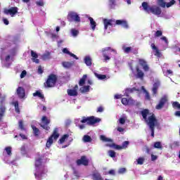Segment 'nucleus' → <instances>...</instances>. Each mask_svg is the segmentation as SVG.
I'll return each mask as SVG.
<instances>
[{"instance_id": "obj_1", "label": "nucleus", "mask_w": 180, "mask_h": 180, "mask_svg": "<svg viewBox=\"0 0 180 180\" xmlns=\"http://www.w3.org/2000/svg\"><path fill=\"white\" fill-rule=\"evenodd\" d=\"M150 110H148V109H145L141 111L142 117L144 119L146 124H148L151 131V137H154L155 124H157V118L155 117V115L154 114H152L147 118V116H148Z\"/></svg>"}, {"instance_id": "obj_2", "label": "nucleus", "mask_w": 180, "mask_h": 180, "mask_svg": "<svg viewBox=\"0 0 180 180\" xmlns=\"http://www.w3.org/2000/svg\"><path fill=\"white\" fill-rule=\"evenodd\" d=\"M42 163L43 158L39 157L35 159L36 172L34 173V176L37 179H41L43 175L46 174V169L44 168V166H41Z\"/></svg>"}, {"instance_id": "obj_3", "label": "nucleus", "mask_w": 180, "mask_h": 180, "mask_svg": "<svg viewBox=\"0 0 180 180\" xmlns=\"http://www.w3.org/2000/svg\"><path fill=\"white\" fill-rule=\"evenodd\" d=\"M142 7L143 8V11H145V12H146L147 13H153V15H155L156 16H160V15H161L162 12L160 6L155 5L150 6L148 5V3L146 1H143L142 3Z\"/></svg>"}, {"instance_id": "obj_4", "label": "nucleus", "mask_w": 180, "mask_h": 180, "mask_svg": "<svg viewBox=\"0 0 180 180\" xmlns=\"http://www.w3.org/2000/svg\"><path fill=\"white\" fill-rule=\"evenodd\" d=\"M58 81V77L55 74H51L48 76L46 82L44 83L45 88H54Z\"/></svg>"}, {"instance_id": "obj_5", "label": "nucleus", "mask_w": 180, "mask_h": 180, "mask_svg": "<svg viewBox=\"0 0 180 180\" xmlns=\"http://www.w3.org/2000/svg\"><path fill=\"white\" fill-rule=\"evenodd\" d=\"M101 122V118H96L94 116L84 117L81 120V123H86L89 126H94V124H96V123H99Z\"/></svg>"}, {"instance_id": "obj_6", "label": "nucleus", "mask_w": 180, "mask_h": 180, "mask_svg": "<svg viewBox=\"0 0 180 180\" xmlns=\"http://www.w3.org/2000/svg\"><path fill=\"white\" fill-rule=\"evenodd\" d=\"M59 137L60 134H58V129L55 128L52 134L49 137L46 141V146L47 147V148H50V147H51V144H53V140H57V139H58Z\"/></svg>"}, {"instance_id": "obj_7", "label": "nucleus", "mask_w": 180, "mask_h": 180, "mask_svg": "<svg viewBox=\"0 0 180 180\" xmlns=\"http://www.w3.org/2000/svg\"><path fill=\"white\" fill-rule=\"evenodd\" d=\"M68 22H76L77 23L81 22V18L75 12L70 11L68 15Z\"/></svg>"}, {"instance_id": "obj_8", "label": "nucleus", "mask_w": 180, "mask_h": 180, "mask_svg": "<svg viewBox=\"0 0 180 180\" xmlns=\"http://www.w3.org/2000/svg\"><path fill=\"white\" fill-rule=\"evenodd\" d=\"M130 144L129 141H125L122 143V146L117 145L116 143H113L112 144L107 145L108 147H110V148H115V150H123L126 149L127 147Z\"/></svg>"}, {"instance_id": "obj_9", "label": "nucleus", "mask_w": 180, "mask_h": 180, "mask_svg": "<svg viewBox=\"0 0 180 180\" xmlns=\"http://www.w3.org/2000/svg\"><path fill=\"white\" fill-rule=\"evenodd\" d=\"M50 119L47 118L46 116H42L41 117V123L40 124L39 126L40 127H41L42 129H44V130H46V131H49V130H50V126H49V124H50Z\"/></svg>"}, {"instance_id": "obj_10", "label": "nucleus", "mask_w": 180, "mask_h": 180, "mask_svg": "<svg viewBox=\"0 0 180 180\" xmlns=\"http://www.w3.org/2000/svg\"><path fill=\"white\" fill-rule=\"evenodd\" d=\"M167 103H168V97L164 96L160 99L158 104L155 106V109L160 110Z\"/></svg>"}, {"instance_id": "obj_11", "label": "nucleus", "mask_w": 180, "mask_h": 180, "mask_svg": "<svg viewBox=\"0 0 180 180\" xmlns=\"http://www.w3.org/2000/svg\"><path fill=\"white\" fill-rule=\"evenodd\" d=\"M116 24V20H115L114 19H104L103 20V25H104V29L105 30H108V27H109V26H111L112 27H113V26H116L115 25Z\"/></svg>"}, {"instance_id": "obj_12", "label": "nucleus", "mask_w": 180, "mask_h": 180, "mask_svg": "<svg viewBox=\"0 0 180 180\" xmlns=\"http://www.w3.org/2000/svg\"><path fill=\"white\" fill-rule=\"evenodd\" d=\"M76 162L77 165H84V167H88L89 160L86 159V156L83 155L80 159H78Z\"/></svg>"}, {"instance_id": "obj_13", "label": "nucleus", "mask_w": 180, "mask_h": 180, "mask_svg": "<svg viewBox=\"0 0 180 180\" xmlns=\"http://www.w3.org/2000/svg\"><path fill=\"white\" fill-rule=\"evenodd\" d=\"M18 11H19L18 7H11L9 9L4 10V13L6 15H11V18H13L18 13Z\"/></svg>"}, {"instance_id": "obj_14", "label": "nucleus", "mask_w": 180, "mask_h": 180, "mask_svg": "<svg viewBox=\"0 0 180 180\" xmlns=\"http://www.w3.org/2000/svg\"><path fill=\"white\" fill-rule=\"evenodd\" d=\"M139 64L141 65V67L143 68V71L145 72H148V71H150V66H148V64L147 63V61L143 58L139 59Z\"/></svg>"}, {"instance_id": "obj_15", "label": "nucleus", "mask_w": 180, "mask_h": 180, "mask_svg": "<svg viewBox=\"0 0 180 180\" xmlns=\"http://www.w3.org/2000/svg\"><path fill=\"white\" fill-rule=\"evenodd\" d=\"M16 94L20 99H23L26 96V91L22 86H18L16 89Z\"/></svg>"}, {"instance_id": "obj_16", "label": "nucleus", "mask_w": 180, "mask_h": 180, "mask_svg": "<svg viewBox=\"0 0 180 180\" xmlns=\"http://www.w3.org/2000/svg\"><path fill=\"white\" fill-rule=\"evenodd\" d=\"M122 26L124 29H127L129 27V24L126 20H115V24L114 26Z\"/></svg>"}, {"instance_id": "obj_17", "label": "nucleus", "mask_w": 180, "mask_h": 180, "mask_svg": "<svg viewBox=\"0 0 180 180\" xmlns=\"http://www.w3.org/2000/svg\"><path fill=\"white\" fill-rule=\"evenodd\" d=\"M5 101V98H4L0 103V119H2V117H4V116H5V112H6V107H5V105H4V102Z\"/></svg>"}, {"instance_id": "obj_18", "label": "nucleus", "mask_w": 180, "mask_h": 180, "mask_svg": "<svg viewBox=\"0 0 180 180\" xmlns=\"http://www.w3.org/2000/svg\"><path fill=\"white\" fill-rule=\"evenodd\" d=\"M136 70L137 78L143 79L144 78V72H143V70H140V67L139 66H136Z\"/></svg>"}, {"instance_id": "obj_19", "label": "nucleus", "mask_w": 180, "mask_h": 180, "mask_svg": "<svg viewBox=\"0 0 180 180\" xmlns=\"http://www.w3.org/2000/svg\"><path fill=\"white\" fill-rule=\"evenodd\" d=\"M31 56L32 57V60L33 63H36V64H39V63H40V60L37 59L39 57L37 53L34 52V51H31Z\"/></svg>"}, {"instance_id": "obj_20", "label": "nucleus", "mask_w": 180, "mask_h": 180, "mask_svg": "<svg viewBox=\"0 0 180 180\" xmlns=\"http://www.w3.org/2000/svg\"><path fill=\"white\" fill-rule=\"evenodd\" d=\"M32 130H33V134L35 137H39V136H40V129H39V128H37L36 126L34 125H32L31 126Z\"/></svg>"}, {"instance_id": "obj_21", "label": "nucleus", "mask_w": 180, "mask_h": 180, "mask_svg": "<svg viewBox=\"0 0 180 180\" xmlns=\"http://www.w3.org/2000/svg\"><path fill=\"white\" fill-rule=\"evenodd\" d=\"M84 64L87 65V67H91L92 65V58H91V56H86L84 57Z\"/></svg>"}, {"instance_id": "obj_22", "label": "nucleus", "mask_w": 180, "mask_h": 180, "mask_svg": "<svg viewBox=\"0 0 180 180\" xmlns=\"http://www.w3.org/2000/svg\"><path fill=\"white\" fill-rule=\"evenodd\" d=\"M68 95L69 96H78V91L75 89H69L67 91Z\"/></svg>"}, {"instance_id": "obj_23", "label": "nucleus", "mask_w": 180, "mask_h": 180, "mask_svg": "<svg viewBox=\"0 0 180 180\" xmlns=\"http://www.w3.org/2000/svg\"><path fill=\"white\" fill-rule=\"evenodd\" d=\"M63 53H64L65 54H68L69 56H70V57H73V58H75L76 60H78V57H77L75 56V54L70 52V51H68V49H67V48H64L63 49Z\"/></svg>"}, {"instance_id": "obj_24", "label": "nucleus", "mask_w": 180, "mask_h": 180, "mask_svg": "<svg viewBox=\"0 0 180 180\" xmlns=\"http://www.w3.org/2000/svg\"><path fill=\"white\" fill-rule=\"evenodd\" d=\"M141 89L143 90V92H144L145 94V99H146V101H151V97H150V93H148V91L146 89L144 86H141Z\"/></svg>"}, {"instance_id": "obj_25", "label": "nucleus", "mask_w": 180, "mask_h": 180, "mask_svg": "<svg viewBox=\"0 0 180 180\" xmlns=\"http://www.w3.org/2000/svg\"><path fill=\"white\" fill-rule=\"evenodd\" d=\"M160 86V83H154L153 84V87L152 89V92L153 95H157V92L158 91V88Z\"/></svg>"}, {"instance_id": "obj_26", "label": "nucleus", "mask_w": 180, "mask_h": 180, "mask_svg": "<svg viewBox=\"0 0 180 180\" xmlns=\"http://www.w3.org/2000/svg\"><path fill=\"white\" fill-rule=\"evenodd\" d=\"M86 78H88V75H84L80 79L79 82V86H82L83 85L85 84V82L86 81Z\"/></svg>"}, {"instance_id": "obj_27", "label": "nucleus", "mask_w": 180, "mask_h": 180, "mask_svg": "<svg viewBox=\"0 0 180 180\" xmlns=\"http://www.w3.org/2000/svg\"><path fill=\"white\" fill-rule=\"evenodd\" d=\"M89 20L90 21V25L92 30H95V29H96V22H95V20H94V18L91 17L89 18Z\"/></svg>"}, {"instance_id": "obj_28", "label": "nucleus", "mask_w": 180, "mask_h": 180, "mask_svg": "<svg viewBox=\"0 0 180 180\" xmlns=\"http://www.w3.org/2000/svg\"><path fill=\"white\" fill-rule=\"evenodd\" d=\"M100 139L101 141H104L105 143H112L113 140L112 139L106 138L104 135L100 136Z\"/></svg>"}, {"instance_id": "obj_29", "label": "nucleus", "mask_w": 180, "mask_h": 180, "mask_svg": "<svg viewBox=\"0 0 180 180\" xmlns=\"http://www.w3.org/2000/svg\"><path fill=\"white\" fill-rule=\"evenodd\" d=\"M18 128L21 131H26V127H25V124H23V120H20L18 122Z\"/></svg>"}, {"instance_id": "obj_30", "label": "nucleus", "mask_w": 180, "mask_h": 180, "mask_svg": "<svg viewBox=\"0 0 180 180\" xmlns=\"http://www.w3.org/2000/svg\"><path fill=\"white\" fill-rule=\"evenodd\" d=\"M132 101H133V99H131V98H130L129 99H127L126 98H122L121 100V102H122V105L127 106V105H129V103H130V102Z\"/></svg>"}, {"instance_id": "obj_31", "label": "nucleus", "mask_w": 180, "mask_h": 180, "mask_svg": "<svg viewBox=\"0 0 180 180\" xmlns=\"http://www.w3.org/2000/svg\"><path fill=\"white\" fill-rule=\"evenodd\" d=\"M93 179L94 180H103L102 176L100 174L99 172H95L93 174Z\"/></svg>"}, {"instance_id": "obj_32", "label": "nucleus", "mask_w": 180, "mask_h": 180, "mask_svg": "<svg viewBox=\"0 0 180 180\" xmlns=\"http://www.w3.org/2000/svg\"><path fill=\"white\" fill-rule=\"evenodd\" d=\"M50 58H51V53L49 51H47L42 55V60H50Z\"/></svg>"}, {"instance_id": "obj_33", "label": "nucleus", "mask_w": 180, "mask_h": 180, "mask_svg": "<svg viewBox=\"0 0 180 180\" xmlns=\"http://www.w3.org/2000/svg\"><path fill=\"white\" fill-rule=\"evenodd\" d=\"M33 96H37L40 99H44V94H41L40 91H36V92L33 93Z\"/></svg>"}, {"instance_id": "obj_34", "label": "nucleus", "mask_w": 180, "mask_h": 180, "mask_svg": "<svg viewBox=\"0 0 180 180\" xmlns=\"http://www.w3.org/2000/svg\"><path fill=\"white\" fill-rule=\"evenodd\" d=\"M70 137L69 134H64L58 141L60 144H63L65 142V140Z\"/></svg>"}, {"instance_id": "obj_35", "label": "nucleus", "mask_w": 180, "mask_h": 180, "mask_svg": "<svg viewBox=\"0 0 180 180\" xmlns=\"http://www.w3.org/2000/svg\"><path fill=\"white\" fill-rule=\"evenodd\" d=\"M89 86H84L80 88L79 91L82 94H85L86 92H89Z\"/></svg>"}, {"instance_id": "obj_36", "label": "nucleus", "mask_w": 180, "mask_h": 180, "mask_svg": "<svg viewBox=\"0 0 180 180\" xmlns=\"http://www.w3.org/2000/svg\"><path fill=\"white\" fill-rule=\"evenodd\" d=\"M134 91H136V88H131V89H125V96L129 97V94H133Z\"/></svg>"}, {"instance_id": "obj_37", "label": "nucleus", "mask_w": 180, "mask_h": 180, "mask_svg": "<svg viewBox=\"0 0 180 180\" xmlns=\"http://www.w3.org/2000/svg\"><path fill=\"white\" fill-rule=\"evenodd\" d=\"M116 7V0H109L110 9H115Z\"/></svg>"}, {"instance_id": "obj_38", "label": "nucleus", "mask_w": 180, "mask_h": 180, "mask_svg": "<svg viewBox=\"0 0 180 180\" xmlns=\"http://www.w3.org/2000/svg\"><path fill=\"white\" fill-rule=\"evenodd\" d=\"M14 105L15 110L18 113V115H20V109L19 108V102L15 101L13 103Z\"/></svg>"}, {"instance_id": "obj_39", "label": "nucleus", "mask_w": 180, "mask_h": 180, "mask_svg": "<svg viewBox=\"0 0 180 180\" xmlns=\"http://www.w3.org/2000/svg\"><path fill=\"white\" fill-rule=\"evenodd\" d=\"M83 141L84 143H91V141H92V138L89 135H84L83 137Z\"/></svg>"}, {"instance_id": "obj_40", "label": "nucleus", "mask_w": 180, "mask_h": 180, "mask_svg": "<svg viewBox=\"0 0 180 180\" xmlns=\"http://www.w3.org/2000/svg\"><path fill=\"white\" fill-rule=\"evenodd\" d=\"M62 65L64 68H71L72 63H71V62H63Z\"/></svg>"}, {"instance_id": "obj_41", "label": "nucleus", "mask_w": 180, "mask_h": 180, "mask_svg": "<svg viewBox=\"0 0 180 180\" xmlns=\"http://www.w3.org/2000/svg\"><path fill=\"white\" fill-rule=\"evenodd\" d=\"M5 151L7 155H12V147L8 146L5 148Z\"/></svg>"}, {"instance_id": "obj_42", "label": "nucleus", "mask_w": 180, "mask_h": 180, "mask_svg": "<svg viewBox=\"0 0 180 180\" xmlns=\"http://www.w3.org/2000/svg\"><path fill=\"white\" fill-rule=\"evenodd\" d=\"M108 155H109V157H111V158H116V152H115V150H110L108 151Z\"/></svg>"}, {"instance_id": "obj_43", "label": "nucleus", "mask_w": 180, "mask_h": 180, "mask_svg": "<svg viewBox=\"0 0 180 180\" xmlns=\"http://www.w3.org/2000/svg\"><path fill=\"white\" fill-rule=\"evenodd\" d=\"M144 158H139L137 159L136 162L138 165H143L144 164Z\"/></svg>"}, {"instance_id": "obj_44", "label": "nucleus", "mask_w": 180, "mask_h": 180, "mask_svg": "<svg viewBox=\"0 0 180 180\" xmlns=\"http://www.w3.org/2000/svg\"><path fill=\"white\" fill-rule=\"evenodd\" d=\"M172 106L174 109H180V104L178 101L173 102Z\"/></svg>"}, {"instance_id": "obj_45", "label": "nucleus", "mask_w": 180, "mask_h": 180, "mask_svg": "<svg viewBox=\"0 0 180 180\" xmlns=\"http://www.w3.org/2000/svg\"><path fill=\"white\" fill-rule=\"evenodd\" d=\"M155 148H162V145H161V142L157 141L154 143Z\"/></svg>"}, {"instance_id": "obj_46", "label": "nucleus", "mask_w": 180, "mask_h": 180, "mask_svg": "<svg viewBox=\"0 0 180 180\" xmlns=\"http://www.w3.org/2000/svg\"><path fill=\"white\" fill-rule=\"evenodd\" d=\"M122 50L126 53L127 54H129L130 51H131V47L127 46V47H123Z\"/></svg>"}, {"instance_id": "obj_47", "label": "nucleus", "mask_w": 180, "mask_h": 180, "mask_svg": "<svg viewBox=\"0 0 180 180\" xmlns=\"http://www.w3.org/2000/svg\"><path fill=\"white\" fill-rule=\"evenodd\" d=\"M158 4L162 8H165V5H167V3L164 0H158Z\"/></svg>"}, {"instance_id": "obj_48", "label": "nucleus", "mask_w": 180, "mask_h": 180, "mask_svg": "<svg viewBox=\"0 0 180 180\" xmlns=\"http://www.w3.org/2000/svg\"><path fill=\"white\" fill-rule=\"evenodd\" d=\"M162 36V31L161 30H158L155 33V37H161Z\"/></svg>"}, {"instance_id": "obj_49", "label": "nucleus", "mask_w": 180, "mask_h": 180, "mask_svg": "<svg viewBox=\"0 0 180 180\" xmlns=\"http://www.w3.org/2000/svg\"><path fill=\"white\" fill-rule=\"evenodd\" d=\"M175 2H176L175 0H171L170 2L166 4L167 8H171L172 5H174Z\"/></svg>"}, {"instance_id": "obj_50", "label": "nucleus", "mask_w": 180, "mask_h": 180, "mask_svg": "<svg viewBox=\"0 0 180 180\" xmlns=\"http://www.w3.org/2000/svg\"><path fill=\"white\" fill-rule=\"evenodd\" d=\"M71 32H72V36H74L75 37H77V36H78V33H79V32H78V30H75V29H72V30H71Z\"/></svg>"}, {"instance_id": "obj_51", "label": "nucleus", "mask_w": 180, "mask_h": 180, "mask_svg": "<svg viewBox=\"0 0 180 180\" xmlns=\"http://www.w3.org/2000/svg\"><path fill=\"white\" fill-rule=\"evenodd\" d=\"M96 77L97 78H98V79H105L106 78V76L105 75L96 74Z\"/></svg>"}, {"instance_id": "obj_52", "label": "nucleus", "mask_w": 180, "mask_h": 180, "mask_svg": "<svg viewBox=\"0 0 180 180\" xmlns=\"http://www.w3.org/2000/svg\"><path fill=\"white\" fill-rule=\"evenodd\" d=\"M150 157H151V161H157V160H158V156L154 154H151Z\"/></svg>"}, {"instance_id": "obj_53", "label": "nucleus", "mask_w": 180, "mask_h": 180, "mask_svg": "<svg viewBox=\"0 0 180 180\" xmlns=\"http://www.w3.org/2000/svg\"><path fill=\"white\" fill-rule=\"evenodd\" d=\"M126 172V168L122 167L118 170V174H124Z\"/></svg>"}, {"instance_id": "obj_54", "label": "nucleus", "mask_w": 180, "mask_h": 180, "mask_svg": "<svg viewBox=\"0 0 180 180\" xmlns=\"http://www.w3.org/2000/svg\"><path fill=\"white\" fill-rule=\"evenodd\" d=\"M27 74V72L26 70H23L20 74V78H25Z\"/></svg>"}, {"instance_id": "obj_55", "label": "nucleus", "mask_w": 180, "mask_h": 180, "mask_svg": "<svg viewBox=\"0 0 180 180\" xmlns=\"http://www.w3.org/2000/svg\"><path fill=\"white\" fill-rule=\"evenodd\" d=\"M155 56H157V57H160L161 56V52H160L158 49L155 50Z\"/></svg>"}, {"instance_id": "obj_56", "label": "nucleus", "mask_w": 180, "mask_h": 180, "mask_svg": "<svg viewBox=\"0 0 180 180\" xmlns=\"http://www.w3.org/2000/svg\"><path fill=\"white\" fill-rule=\"evenodd\" d=\"M103 57L105 61H109L110 60V57L108 56L105 53H103Z\"/></svg>"}, {"instance_id": "obj_57", "label": "nucleus", "mask_w": 180, "mask_h": 180, "mask_svg": "<svg viewBox=\"0 0 180 180\" xmlns=\"http://www.w3.org/2000/svg\"><path fill=\"white\" fill-rule=\"evenodd\" d=\"M119 122L120 124H124L126 123V120L123 117L120 118Z\"/></svg>"}, {"instance_id": "obj_58", "label": "nucleus", "mask_w": 180, "mask_h": 180, "mask_svg": "<svg viewBox=\"0 0 180 180\" xmlns=\"http://www.w3.org/2000/svg\"><path fill=\"white\" fill-rule=\"evenodd\" d=\"M44 71H43V68H41V65H39L38 67V74H43Z\"/></svg>"}, {"instance_id": "obj_59", "label": "nucleus", "mask_w": 180, "mask_h": 180, "mask_svg": "<svg viewBox=\"0 0 180 180\" xmlns=\"http://www.w3.org/2000/svg\"><path fill=\"white\" fill-rule=\"evenodd\" d=\"M102 112H103V107L100 106L97 108V112H100L102 113Z\"/></svg>"}, {"instance_id": "obj_60", "label": "nucleus", "mask_w": 180, "mask_h": 180, "mask_svg": "<svg viewBox=\"0 0 180 180\" xmlns=\"http://www.w3.org/2000/svg\"><path fill=\"white\" fill-rule=\"evenodd\" d=\"M109 50H112L110 47H106L102 49V53H105V51H109Z\"/></svg>"}, {"instance_id": "obj_61", "label": "nucleus", "mask_w": 180, "mask_h": 180, "mask_svg": "<svg viewBox=\"0 0 180 180\" xmlns=\"http://www.w3.org/2000/svg\"><path fill=\"white\" fill-rule=\"evenodd\" d=\"M161 40H163V41H165L166 43V44H168V39H167L166 37H162Z\"/></svg>"}, {"instance_id": "obj_62", "label": "nucleus", "mask_w": 180, "mask_h": 180, "mask_svg": "<svg viewBox=\"0 0 180 180\" xmlns=\"http://www.w3.org/2000/svg\"><path fill=\"white\" fill-rule=\"evenodd\" d=\"M3 22L4 25H9V20H8V19L6 18H3Z\"/></svg>"}, {"instance_id": "obj_63", "label": "nucleus", "mask_w": 180, "mask_h": 180, "mask_svg": "<svg viewBox=\"0 0 180 180\" xmlns=\"http://www.w3.org/2000/svg\"><path fill=\"white\" fill-rule=\"evenodd\" d=\"M150 47L152 50H157L158 49L155 44H151Z\"/></svg>"}, {"instance_id": "obj_64", "label": "nucleus", "mask_w": 180, "mask_h": 180, "mask_svg": "<svg viewBox=\"0 0 180 180\" xmlns=\"http://www.w3.org/2000/svg\"><path fill=\"white\" fill-rule=\"evenodd\" d=\"M37 5H38V6H44V3H43V1H37Z\"/></svg>"}]
</instances>
